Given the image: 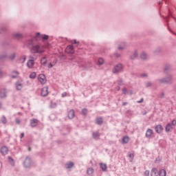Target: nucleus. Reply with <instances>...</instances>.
I'll return each mask as SVG.
<instances>
[{
    "label": "nucleus",
    "mask_w": 176,
    "mask_h": 176,
    "mask_svg": "<svg viewBox=\"0 0 176 176\" xmlns=\"http://www.w3.org/2000/svg\"><path fill=\"white\" fill-rule=\"evenodd\" d=\"M47 63V59L46 58V57H43L41 60V64H42V65H46Z\"/></svg>",
    "instance_id": "18"
},
{
    "label": "nucleus",
    "mask_w": 176,
    "mask_h": 176,
    "mask_svg": "<svg viewBox=\"0 0 176 176\" xmlns=\"http://www.w3.org/2000/svg\"><path fill=\"white\" fill-rule=\"evenodd\" d=\"M122 91H123V94H126V91H127V90L126 89V88H124V89H122Z\"/></svg>",
    "instance_id": "37"
},
{
    "label": "nucleus",
    "mask_w": 176,
    "mask_h": 176,
    "mask_svg": "<svg viewBox=\"0 0 176 176\" xmlns=\"http://www.w3.org/2000/svg\"><path fill=\"white\" fill-rule=\"evenodd\" d=\"M170 80H171V78H169L168 80H160V82H162V83H163V82H170Z\"/></svg>",
    "instance_id": "31"
},
{
    "label": "nucleus",
    "mask_w": 176,
    "mask_h": 176,
    "mask_svg": "<svg viewBox=\"0 0 176 176\" xmlns=\"http://www.w3.org/2000/svg\"><path fill=\"white\" fill-rule=\"evenodd\" d=\"M72 167H74L73 162H69L66 164V168H72Z\"/></svg>",
    "instance_id": "22"
},
{
    "label": "nucleus",
    "mask_w": 176,
    "mask_h": 176,
    "mask_svg": "<svg viewBox=\"0 0 176 176\" xmlns=\"http://www.w3.org/2000/svg\"><path fill=\"white\" fill-rule=\"evenodd\" d=\"M142 76H146V74H143Z\"/></svg>",
    "instance_id": "49"
},
{
    "label": "nucleus",
    "mask_w": 176,
    "mask_h": 176,
    "mask_svg": "<svg viewBox=\"0 0 176 176\" xmlns=\"http://www.w3.org/2000/svg\"><path fill=\"white\" fill-rule=\"evenodd\" d=\"M155 131L158 133V134H160V133L163 131V126L161 124L157 125L155 126Z\"/></svg>",
    "instance_id": "11"
},
{
    "label": "nucleus",
    "mask_w": 176,
    "mask_h": 176,
    "mask_svg": "<svg viewBox=\"0 0 176 176\" xmlns=\"http://www.w3.org/2000/svg\"><path fill=\"white\" fill-rule=\"evenodd\" d=\"M103 122L102 118H96V124H101Z\"/></svg>",
    "instance_id": "20"
},
{
    "label": "nucleus",
    "mask_w": 176,
    "mask_h": 176,
    "mask_svg": "<svg viewBox=\"0 0 176 176\" xmlns=\"http://www.w3.org/2000/svg\"><path fill=\"white\" fill-rule=\"evenodd\" d=\"M100 168L102 170V171H107V169L108 167L107 166V164L100 163Z\"/></svg>",
    "instance_id": "16"
},
{
    "label": "nucleus",
    "mask_w": 176,
    "mask_h": 176,
    "mask_svg": "<svg viewBox=\"0 0 176 176\" xmlns=\"http://www.w3.org/2000/svg\"><path fill=\"white\" fill-rule=\"evenodd\" d=\"M166 170L164 169H162L160 172V176H166Z\"/></svg>",
    "instance_id": "24"
},
{
    "label": "nucleus",
    "mask_w": 176,
    "mask_h": 176,
    "mask_svg": "<svg viewBox=\"0 0 176 176\" xmlns=\"http://www.w3.org/2000/svg\"><path fill=\"white\" fill-rule=\"evenodd\" d=\"M8 159H10V160H12V162H13V159H12V157H9Z\"/></svg>",
    "instance_id": "44"
},
{
    "label": "nucleus",
    "mask_w": 176,
    "mask_h": 176,
    "mask_svg": "<svg viewBox=\"0 0 176 176\" xmlns=\"http://www.w3.org/2000/svg\"><path fill=\"white\" fill-rule=\"evenodd\" d=\"M1 122L2 123H3L5 124V123H6V118H5V116H3L1 118Z\"/></svg>",
    "instance_id": "30"
},
{
    "label": "nucleus",
    "mask_w": 176,
    "mask_h": 176,
    "mask_svg": "<svg viewBox=\"0 0 176 176\" xmlns=\"http://www.w3.org/2000/svg\"><path fill=\"white\" fill-rule=\"evenodd\" d=\"M34 65H35V62L34 61V60L30 59L28 61L27 63V67L28 68H34Z\"/></svg>",
    "instance_id": "8"
},
{
    "label": "nucleus",
    "mask_w": 176,
    "mask_h": 176,
    "mask_svg": "<svg viewBox=\"0 0 176 176\" xmlns=\"http://www.w3.org/2000/svg\"><path fill=\"white\" fill-rule=\"evenodd\" d=\"M12 58H14V55H13V57H12Z\"/></svg>",
    "instance_id": "50"
},
{
    "label": "nucleus",
    "mask_w": 176,
    "mask_h": 176,
    "mask_svg": "<svg viewBox=\"0 0 176 176\" xmlns=\"http://www.w3.org/2000/svg\"><path fill=\"white\" fill-rule=\"evenodd\" d=\"M53 67V65L52 63H50L48 65V68H52Z\"/></svg>",
    "instance_id": "38"
},
{
    "label": "nucleus",
    "mask_w": 176,
    "mask_h": 176,
    "mask_svg": "<svg viewBox=\"0 0 176 176\" xmlns=\"http://www.w3.org/2000/svg\"><path fill=\"white\" fill-rule=\"evenodd\" d=\"M65 96H67V94L65 93L62 94V97H65Z\"/></svg>",
    "instance_id": "42"
},
{
    "label": "nucleus",
    "mask_w": 176,
    "mask_h": 176,
    "mask_svg": "<svg viewBox=\"0 0 176 176\" xmlns=\"http://www.w3.org/2000/svg\"><path fill=\"white\" fill-rule=\"evenodd\" d=\"M98 63L99 65H102L104 64V59L102 58H100Z\"/></svg>",
    "instance_id": "23"
},
{
    "label": "nucleus",
    "mask_w": 176,
    "mask_h": 176,
    "mask_svg": "<svg viewBox=\"0 0 176 176\" xmlns=\"http://www.w3.org/2000/svg\"><path fill=\"white\" fill-rule=\"evenodd\" d=\"M30 79H35L36 78V72H32L30 75Z\"/></svg>",
    "instance_id": "21"
},
{
    "label": "nucleus",
    "mask_w": 176,
    "mask_h": 176,
    "mask_svg": "<svg viewBox=\"0 0 176 176\" xmlns=\"http://www.w3.org/2000/svg\"><path fill=\"white\" fill-rule=\"evenodd\" d=\"M88 175H93L94 173V169H93V168H89L87 169V171Z\"/></svg>",
    "instance_id": "19"
},
{
    "label": "nucleus",
    "mask_w": 176,
    "mask_h": 176,
    "mask_svg": "<svg viewBox=\"0 0 176 176\" xmlns=\"http://www.w3.org/2000/svg\"><path fill=\"white\" fill-rule=\"evenodd\" d=\"M153 135V130L151 129H147L146 132V138H151V137H152Z\"/></svg>",
    "instance_id": "9"
},
{
    "label": "nucleus",
    "mask_w": 176,
    "mask_h": 176,
    "mask_svg": "<svg viewBox=\"0 0 176 176\" xmlns=\"http://www.w3.org/2000/svg\"><path fill=\"white\" fill-rule=\"evenodd\" d=\"M176 126V121L175 120H173L171 123H168L166 126V131L167 133L171 131V130H173V129H174V126Z\"/></svg>",
    "instance_id": "2"
},
{
    "label": "nucleus",
    "mask_w": 176,
    "mask_h": 176,
    "mask_svg": "<svg viewBox=\"0 0 176 176\" xmlns=\"http://www.w3.org/2000/svg\"><path fill=\"white\" fill-rule=\"evenodd\" d=\"M129 157L130 158V162H133V160L134 159V154L133 153L129 154Z\"/></svg>",
    "instance_id": "28"
},
{
    "label": "nucleus",
    "mask_w": 176,
    "mask_h": 176,
    "mask_svg": "<svg viewBox=\"0 0 176 176\" xmlns=\"http://www.w3.org/2000/svg\"><path fill=\"white\" fill-rule=\"evenodd\" d=\"M82 115H86V113H87V109H83L82 110Z\"/></svg>",
    "instance_id": "32"
},
{
    "label": "nucleus",
    "mask_w": 176,
    "mask_h": 176,
    "mask_svg": "<svg viewBox=\"0 0 176 176\" xmlns=\"http://www.w3.org/2000/svg\"><path fill=\"white\" fill-rule=\"evenodd\" d=\"M24 138V133H22L21 134V138Z\"/></svg>",
    "instance_id": "39"
},
{
    "label": "nucleus",
    "mask_w": 176,
    "mask_h": 176,
    "mask_svg": "<svg viewBox=\"0 0 176 176\" xmlns=\"http://www.w3.org/2000/svg\"><path fill=\"white\" fill-rule=\"evenodd\" d=\"M98 137H100V133H98V132H94L93 133V138H98Z\"/></svg>",
    "instance_id": "26"
},
{
    "label": "nucleus",
    "mask_w": 176,
    "mask_h": 176,
    "mask_svg": "<svg viewBox=\"0 0 176 176\" xmlns=\"http://www.w3.org/2000/svg\"><path fill=\"white\" fill-rule=\"evenodd\" d=\"M118 49H119V50H123V49H124V45H123L122 47V45H120Z\"/></svg>",
    "instance_id": "35"
},
{
    "label": "nucleus",
    "mask_w": 176,
    "mask_h": 176,
    "mask_svg": "<svg viewBox=\"0 0 176 176\" xmlns=\"http://www.w3.org/2000/svg\"><path fill=\"white\" fill-rule=\"evenodd\" d=\"M146 86H147V87H149V86H151V82H148V83L146 84Z\"/></svg>",
    "instance_id": "40"
},
{
    "label": "nucleus",
    "mask_w": 176,
    "mask_h": 176,
    "mask_svg": "<svg viewBox=\"0 0 176 176\" xmlns=\"http://www.w3.org/2000/svg\"><path fill=\"white\" fill-rule=\"evenodd\" d=\"M65 52L66 53H68V54H74L75 53V50L72 45H68L65 49Z\"/></svg>",
    "instance_id": "4"
},
{
    "label": "nucleus",
    "mask_w": 176,
    "mask_h": 176,
    "mask_svg": "<svg viewBox=\"0 0 176 176\" xmlns=\"http://www.w3.org/2000/svg\"><path fill=\"white\" fill-rule=\"evenodd\" d=\"M75 117V111L74 110H70L68 113L69 119H74Z\"/></svg>",
    "instance_id": "12"
},
{
    "label": "nucleus",
    "mask_w": 176,
    "mask_h": 176,
    "mask_svg": "<svg viewBox=\"0 0 176 176\" xmlns=\"http://www.w3.org/2000/svg\"><path fill=\"white\" fill-rule=\"evenodd\" d=\"M15 36H16V38H21V34H19V33H16V34H15Z\"/></svg>",
    "instance_id": "34"
},
{
    "label": "nucleus",
    "mask_w": 176,
    "mask_h": 176,
    "mask_svg": "<svg viewBox=\"0 0 176 176\" xmlns=\"http://www.w3.org/2000/svg\"><path fill=\"white\" fill-rule=\"evenodd\" d=\"M47 94H49V88L45 87L41 89V96H43V97H46Z\"/></svg>",
    "instance_id": "7"
},
{
    "label": "nucleus",
    "mask_w": 176,
    "mask_h": 176,
    "mask_svg": "<svg viewBox=\"0 0 176 176\" xmlns=\"http://www.w3.org/2000/svg\"><path fill=\"white\" fill-rule=\"evenodd\" d=\"M16 124H20V120L19 118L16 119Z\"/></svg>",
    "instance_id": "36"
},
{
    "label": "nucleus",
    "mask_w": 176,
    "mask_h": 176,
    "mask_svg": "<svg viewBox=\"0 0 176 176\" xmlns=\"http://www.w3.org/2000/svg\"><path fill=\"white\" fill-rule=\"evenodd\" d=\"M30 124H31L32 127L36 126V125L38 124V120H36V119L31 120Z\"/></svg>",
    "instance_id": "14"
},
{
    "label": "nucleus",
    "mask_w": 176,
    "mask_h": 176,
    "mask_svg": "<svg viewBox=\"0 0 176 176\" xmlns=\"http://www.w3.org/2000/svg\"><path fill=\"white\" fill-rule=\"evenodd\" d=\"M0 97H5V95L4 96H2L1 94H0Z\"/></svg>",
    "instance_id": "48"
},
{
    "label": "nucleus",
    "mask_w": 176,
    "mask_h": 176,
    "mask_svg": "<svg viewBox=\"0 0 176 176\" xmlns=\"http://www.w3.org/2000/svg\"><path fill=\"white\" fill-rule=\"evenodd\" d=\"M28 151H31V147H29V148H28Z\"/></svg>",
    "instance_id": "47"
},
{
    "label": "nucleus",
    "mask_w": 176,
    "mask_h": 176,
    "mask_svg": "<svg viewBox=\"0 0 176 176\" xmlns=\"http://www.w3.org/2000/svg\"><path fill=\"white\" fill-rule=\"evenodd\" d=\"M130 141V138L129 136H124L122 138V144H127Z\"/></svg>",
    "instance_id": "17"
},
{
    "label": "nucleus",
    "mask_w": 176,
    "mask_h": 176,
    "mask_svg": "<svg viewBox=\"0 0 176 176\" xmlns=\"http://www.w3.org/2000/svg\"><path fill=\"white\" fill-rule=\"evenodd\" d=\"M73 43H78V42H76V40H74Z\"/></svg>",
    "instance_id": "46"
},
{
    "label": "nucleus",
    "mask_w": 176,
    "mask_h": 176,
    "mask_svg": "<svg viewBox=\"0 0 176 176\" xmlns=\"http://www.w3.org/2000/svg\"><path fill=\"white\" fill-rule=\"evenodd\" d=\"M135 57H137V54L135 55Z\"/></svg>",
    "instance_id": "51"
},
{
    "label": "nucleus",
    "mask_w": 176,
    "mask_h": 176,
    "mask_svg": "<svg viewBox=\"0 0 176 176\" xmlns=\"http://www.w3.org/2000/svg\"><path fill=\"white\" fill-rule=\"evenodd\" d=\"M25 62V57H23V63Z\"/></svg>",
    "instance_id": "45"
},
{
    "label": "nucleus",
    "mask_w": 176,
    "mask_h": 176,
    "mask_svg": "<svg viewBox=\"0 0 176 176\" xmlns=\"http://www.w3.org/2000/svg\"><path fill=\"white\" fill-rule=\"evenodd\" d=\"M36 38H38V39H43V41H46L47 39H49V36L46 35V34H41L39 33L36 34Z\"/></svg>",
    "instance_id": "6"
},
{
    "label": "nucleus",
    "mask_w": 176,
    "mask_h": 176,
    "mask_svg": "<svg viewBox=\"0 0 176 176\" xmlns=\"http://www.w3.org/2000/svg\"><path fill=\"white\" fill-rule=\"evenodd\" d=\"M25 167H30L31 166V159L26 158L24 162Z\"/></svg>",
    "instance_id": "13"
},
{
    "label": "nucleus",
    "mask_w": 176,
    "mask_h": 176,
    "mask_svg": "<svg viewBox=\"0 0 176 176\" xmlns=\"http://www.w3.org/2000/svg\"><path fill=\"white\" fill-rule=\"evenodd\" d=\"M33 53H45V49L39 45H34L32 49Z\"/></svg>",
    "instance_id": "1"
},
{
    "label": "nucleus",
    "mask_w": 176,
    "mask_h": 176,
    "mask_svg": "<svg viewBox=\"0 0 176 176\" xmlns=\"http://www.w3.org/2000/svg\"><path fill=\"white\" fill-rule=\"evenodd\" d=\"M18 76H19V72H14L13 74L12 75V78H17Z\"/></svg>",
    "instance_id": "29"
},
{
    "label": "nucleus",
    "mask_w": 176,
    "mask_h": 176,
    "mask_svg": "<svg viewBox=\"0 0 176 176\" xmlns=\"http://www.w3.org/2000/svg\"><path fill=\"white\" fill-rule=\"evenodd\" d=\"M122 69H123L122 64H118L114 67V69H113V74H118V72H120Z\"/></svg>",
    "instance_id": "5"
},
{
    "label": "nucleus",
    "mask_w": 176,
    "mask_h": 176,
    "mask_svg": "<svg viewBox=\"0 0 176 176\" xmlns=\"http://www.w3.org/2000/svg\"><path fill=\"white\" fill-rule=\"evenodd\" d=\"M16 89H17V90H21V89H23V85H21V84L17 82L16 83Z\"/></svg>",
    "instance_id": "27"
},
{
    "label": "nucleus",
    "mask_w": 176,
    "mask_h": 176,
    "mask_svg": "<svg viewBox=\"0 0 176 176\" xmlns=\"http://www.w3.org/2000/svg\"><path fill=\"white\" fill-rule=\"evenodd\" d=\"M144 102V99H141V100L138 101V102L140 103V102Z\"/></svg>",
    "instance_id": "41"
},
{
    "label": "nucleus",
    "mask_w": 176,
    "mask_h": 176,
    "mask_svg": "<svg viewBox=\"0 0 176 176\" xmlns=\"http://www.w3.org/2000/svg\"><path fill=\"white\" fill-rule=\"evenodd\" d=\"M149 174H150L149 170H146V171L144 172V175H146V176H148Z\"/></svg>",
    "instance_id": "33"
},
{
    "label": "nucleus",
    "mask_w": 176,
    "mask_h": 176,
    "mask_svg": "<svg viewBox=\"0 0 176 176\" xmlns=\"http://www.w3.org/2000/svg\"><path fill=\"white\" fill-rule=\"evenodd\" d=\"M38 79V82H40L41 85H45V83H46L47 80L46 79V76H45V74H39Z\"/></svg>",
    "instance_id": "3"
},
{
    "label": "nucleus",
    "mask_w": 176,
    "mask_h": 176,
    "mask_svg": "<svg viewBox=\"0 0 176 176\" xmlns=\"http://www.w3.org/2000/svg\"><path fill=\"white\" fill-rule=\"evenodd\" d=\"M126 104H127V102H124L122 103V105L124 106V105H126Z\"/></svg>",
    "instance_id": "43"
},
{
    "label": "nucleus",
    "mask_w": 176,
    "mask_h": 176,
    "mask_svg": "<svg viewBox=\"0 0 176 176\" xmlns=\"http://www.w3.org/2000/svg\"><path fill=\"white\" fill-rule=\"evenodd\" d=\"M0 151H1V153H2V155H8V153L9 152V149L6 146H3L1 147Z\"/></svg>",
    "instance_id": "10"
},
{
    "label": "nucleus",
    "mask_w": 176,
    "mask_h": 176,
    "mask_svg": "<svg viewBox=\"0 0 176 176\" xmlns=\"http://www.w3.org/2000/svg\"><path fill=\"white\" fill-rule=\"evenodd\" d=\"M159 174V172L157 171V170L156 168H153L151 170V176H157Z\"/></svg>",
    "instance_id": "15"
},
{
    "label": "nucleus",
    "mask_w": 176,
    "mask_h": 176,
    "mask_svg": "<svg viewBox=\"0 0 176 176\" xmlns=\"http://www.w3.org/2000/svg\"><path fill=\"white\" fill-rule=\"evenodd\" d=\"M140 57H141V58H142V60L146 59V57H147L146 53L143 52V53L141 54Z\"/></svg>",
    "instance_id": "25"
},
{
    "label": "nucleus",
    "mask_w": 176,
    "mask_h": 176,
    "mask_svg": "<svg viewBox=\"0 0 176 176\" xmlns=\"http://www.w3.org/2000/svg\"><path fill=\"white\" fill-rule=\"evenodd\" d=\"M160 3H160V2H159V5H160Z\"/></svg>",
    "instance_id": "52"
}]
</instances>
